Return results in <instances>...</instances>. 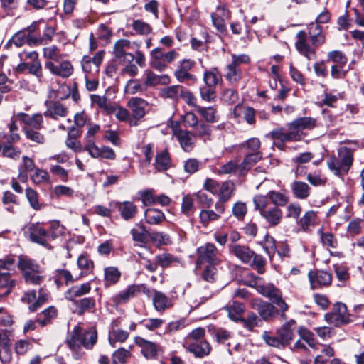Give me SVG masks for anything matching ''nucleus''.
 <instances>
[{
	"mask_svg": "<svg viewBox=\"0 0 364 364\" xmlns=\"http://www.w3.org/2000/svg\"><path fill=\"white\" fill-rule=\"evenodd\" d=\"M255 288L258 293L268 298L272 303L277 305L281 317L286 318L285 313L288 310L289 306L283 299L280 289L271 283L259 284L257 282Z\"/></svg>",
	"mask_w": 364,
	"mask_h": 364,
	"instance_id": "f257e3e1",
	"label": "nucleus"
},
{
	"mask_svg": "<svg viewBox=\"0 0 364 364\" xmlns=\"http://www.w3.org/2000/svg\"><path fill=\"white\" fill-rule=\"evenodd\" d=\"M178 56V54L175 50L164 53L161 48H156L150 53V65L155 70L161 72Z\"/></svg>",
	"mask_w": 364,
	"mask_h": 364,
	"instance_id": "f03ea898",
	"label": "nucleus"
},
{
	"mask_svg": "<svg viewBox=\"0 0 364 364\" xmlns=\"http://www.w3.org/2000/svg\"><path fill=\"white\" fill-rule=\"evenodd\" d=\"M197 264L203 265L205 263L209 264H218L222 261L221 253L212 243H207L198 249Z\"/></svg>",
	"mask_w": 364,
	"mask_h": 364,
	"instance_id": "7ed1b4c3",
	"label": "nucleus"
},
{
	"mask_svg": "<svg viewBox=\"0 0 364 364\" xmlns=\"http://www.w3.org/2000/svg\"><path fill=\"white\" fill-rule=\"evenodd\" d=\"M317 126V121L315 118L310 117H299L287 124V129L299 134L298 141L304 136V130L310 131Z\"/></svg>",
	"mask_w": 364,
	"mask_h": 364,
	"instance_id": "20e7f679",
	"label": "nucleus"
},
{
	"mask_svg": "<svg viewBox=\"0 0 364 364\" xmlns=\"http://www.w3.org/2000/svg\"><path fill=\"white\" fill-rule=\"evenodd\" d=\"M324 318L328 323L335 326L346 323L348 321L346 306L341 302L336 303L332 311L324 315Z\"/></svg>",
	"mask_w": 364,
	"mask_h": 364,
	"instance_id": "39448f33",
	"label": "nucleus"
},
{
	"mask_svg": "<svg viewBox=\"0 0 364 364\" xmlns=\"http://www.w3.org/2000/svg\"><path fill=\"white\" fill-rule=\"evenodd\" d=\"M30 240L33 242L47 247L50 240V233L45 229L43 225L39 223H32L28 228Z\"/></svg>",
	"mask_w": 364,
	"mask_h": 364,
	"instance_id": "423d86ee",
	"label": "nucleus"
},
{
	"mask_svg": "<svg viewBox=\"0 0 364 364\" xmlns=\"http://www.w3.org/2000/svg\"><path fill=\"white\" fill-rule=\"evenodd\" d=\"M135 343L141 348L142 355L147 359H154L161 351V346L140 336L134 338Z\"/></svg>",
	"mask_w": 364,
	"mask_h": 364,
	"instance_id": "0eeeda50",
	"label": "nucleus"
},
{
	"mask_svg": "<svg viewBox=\"0 0 364 364\" xmlns=\"http://www.w3.org/2000/svg\"><path fill=\"white\" fill-rule=\"evenodd\" d=\"M88 144H86L83 150L87 151L92 158H103L109 160H114L116 158V154L114 150L109 146L98 147L93 140H89Z\"/></svg>",
	"mask_w": 364,
	"mask_h": 364,
	"instance_id": "6e6552de",
	"label": "nucleus"
},
{
	"mask_svg": "<svg viewBox=\"0 0 364 364\" xmlns=\"http://www.w3.org/2000/svg\"><path fill=\"white\" fill-rule=\"evenodd\" d=\"M250 305L257 311L260 317L264 321H269L276 316V308L269 302L255 299L250 301Z\"/></svg>",
	"mask_w": 364,
	"mask_h": 364,
	"instance_id": "1a4fd4ad",
	"label": "nucleus"
},
{
	"mask_svg": "<svg viewBox=\"0 0 364 364\" xmlns=\"http://www.w3.org/2000/svg\"><path fill=\"white\" fill-rule=\"evenodd\" d=\"M45 68L53 75L63 78L70 77L73 73V66L68 60H63L58 64H55L53 61H47L45 63Z\"/></svg>",
	"mask_w": 364,
	"mask_h": 364,
	"instance_id": "9d476101",
	"label": "nucleus"
},
{
	"mask_svg": "<svg viewBox=\"0 0 364 364\" xmlns=\"http://www.w3.org/2000/svg\"><path fill=\"white\" fill-rule=\"evenodd\" d=\"M308 275L311 288L314 289L328 286L332 281L331 274L326 271H311Z\"/></svg>",
	"mask_w": 364,
	"mask_h": 364,
	"instance_id": "9b49d317",
	"label": "nucleus"
},
{
	"mask_svg": "<svg viewBox=\"0 0 364 364\" xmlns=\"http://www.w3.org/2000/svg\"><path fill=\"white\" fill-rule=\"evenodd\" d=\"M146 289L144 284H132L121 291L112 298L116 304L127 302L130 299L136 296L139 293Z\"/></svg>",
	"mask_w": 364,
	"mask_h": 364,
	"instance_id": "f8f14e48",
	"label": "nucleus"
},
{
	"mask_svg": "<svg viewBox=\"0 0 364 364\" xmlns=\"http://www.w3.org/2000/svg\"><path fill=\"white\" fill-rule=\"evenodd\" d=\"M296 38L295 46L299 53L305 56L309 60L316 59V50L307 43L306 32L300 31L296 34Z\"/></svg>",
	"mask_w": 364,
	"mask_h": 364,
	"instance_id": "ddd939ff",
	"label": "nucleus"
},
{
	"mask_svg": "<svg viewBox=\"0 0 364 364\" xmlns=\"http://www.w3.org/2000/svg\"><path fill=\"white\" fill-rule=\"evenodd\" d=\"M195 63L189 59L182 60L177 70L174 73L176 79L181 82L188 81L194 82L196 77L189 73V70L194 66Z\"/></svg>",
	"mask_w": 364,
	"mask_h": 364,
	"instance_id": "4468645a",
	"label": "nucleus"
},
{
	"mask_svg": "<svg viewBox=\"0 0 364 364\" xmlns=\"http://www.w3.org/2000/svg\"><path fill=\"white\" fill-rule=\"evenodd\" d=\"M83 337L84 329L79 326H76L68 336L66 342L73 351L77 352L82 346H84Z\"/></svg>",
	"mask_w": 364,
	"mask_h": 364,
	"instance_id": "2eb2a0df",
	"label": "nucleus"
},
{
	"mask_svg": "<svg viewBox=\"0 0 364 364\" xmlns=\"http://www.w3.org/2000/svg\"><path fill=\"white\" fill-rule=\"evenodd\" d=\"M114 60L118 62L119 64L124 66L122 69L123 73L128 74L130 76H134L138 73L137 67L132 63L134 60V55L132 53L125 55H115L114 56Z\"/></svg>",
	"mask_w": 364,
	"mask_h": 364,
	"instance_id": "dca6fc26",
	"label": "nucleus"
},
{
	"mask_svg": "<svg viewBox=\"0 0 364 364\" xmlns=\"http://www.w3.org/2000/svg\"><path fill=\"white\" fill-rule=\"evenodd\" d=\"M91 290L90 283L86 282L80 285H74L69 288L65 293V299L75 302V299L88 294Z\"/></svg>",
	"mask_w": 364,
	"mask_h": 364,
	"instance_id": "f3484780",
	"label": "nucleus"
},
{
	"mask_svg": "<svg viewBox=\"0 0 364 364\" xmlns=\"http://www.w3.org/2000/svg\"><path fill=\"white\" fill-rule=\"evenodd\" d=\"M104 55L105 52L101 50L97 52L92 58L90 56H84L81 62L82 70L85 73H90L92 70L97 71L98 68L103 60Z\"/></svg>",
	"mask_w": 364,
	"mask_h": 364,
	"instance_id": "a211bd4d",
	"label": "nucleus"
},
{
	"mask_svg": "<svg viewBox=\"0 0 364 364\" xmlns=\"http://www.w3.org/2000/svg\"><path fill=\"white\" fill-rule=\"evenodd\" d=\"M18 267L23 272V277L27 274L42 272L40 265L27 256L20 255L18 257Z\"/></svg>",
	"mask_w": 364,
	"mask_h": 364,
	"instance_id": "6ab92c4d",
	"label": "nucleus"
},
{
	"mask_svg": "<svg viewBox=\"0 0 364 364\" xmlns=\"http://www.w3.org/2000/svg\"><path fill=\"white\" fill-rule=\"evenodd\" d=\"M147 106V102L141 98L133 97L128 102V107L136 119H140L144 117Z\"/></svg>",
	"mask_w": 364,
	"mask_h": 364,
	"instance_id": "aec40b11",
	"label": "nucleus"
},
{
	"mask_svg": "<svg viewBox=\"0 0 364 364\" xmlns=\"http://www.w3.org/2000/svg\"><path fill=\"white\" fill-rule=\"evenodd\" d=\"M117 208L121 217L125 220L134 218L138 213L137 206L131 201L119 202Z\"/></svg>",
	"mask_w": 364,
	"mask_h": 364,
	"instance_id": "412c9836",
	"label": "nucleus"
},
{
	"mask_svg": "<svg viewBox=\"0 0 364 364\" xmlns=\"http://www.w3.org/2000/svg\"><path fill=\"white\" fill-rule=\"evenodd\" d=\"M295 325L296 321L291 319L283 324L277 331L279 338H281L285 346L288 345L293 339Z\"/></svg>",
	"mask_w": 364,
	"mask_h": 364,
	"instance_id": "4be33fe9",
	"label": "nucleus"
},
{
	"mask_svg": "<svg viewBox=\"0 0 364 364\" xmlns=\"http://www.w3.org/2000/svg\"><path fill=\"white\" fill-rule=\"evenodd\" d=\"M282 215V210L276 206H270L269 209L261 214V216L272 227H274L281 223Z\"/></svg>",
	"mask_w": 364,
	"mask_h": 364,
	"instance_id": "5701e85b",
	"label": "nucleus"
},
{
	"mask_svg": "<svg viewBox=\"0 0 364 364\" xmlns=\"http://www.w3.org/2000/svg\"><path fill=\"white\" fill-rule=\"evenodd\" d=\"M174 135L176 136L178 141L181 144L182 149L185 151H189L191 150L196 141L194 135H193L188 131L181 129L175 131Z\"/></svg>",
	"mask_w": 364,
	"mask_h": 364,
	"instance_id": "b1692460",
	"label": "nucleus"
},
{
	"mask_svg": "<svg viewBox=\"0 0 364 364\" xmlns=\"http://www.w3.org/2000/svg\"><path fill=\"white\" fill-rule=\"evenodd\" d=\"M308 33L311 39V42L314 46H320L326 41V38L321 32L319 25L311 23L309 25Z\"/></svg>",
	"mask_w": 364,
	"mask_h": 364,
	"instance_id": "393cba45",
	"label": "nucleus"
},
{
	"mask_svg": "<svg viewBox=\"0 0 364 364\" xmlns=\"http://www.w3.org/2000/svg\"><path fill=\"white\" fill-rule=\"evenodd\" d=\"M262 157L260 151L248 152L240 164V175H245Z\"/></svg>",
	"mask_w": 364,
	"mask_h": 364,
	"instance_id": "a878e982",
	"label": "nucleus"
},
{
	"mask_svg": "<svg viewBox=\"0 0 364 364\" xmlns=\"http://www.w3.org/2000/svg\"><path fill=\"white\" fill-rule=\"evenodd\" d=\"M152 303L157 311H164L172 306L171 301L164 293L158 291L154 292Z\"/></svg>",
	"mask_w": 364,
	"mask_h": 364,
	"instance_id": "bb28decb",
	"label": "nucleus"
},
{
	"mask_svg": "<svg viewBox=\"0 0 364 364\" xmlns=\"http://www.w3.org/2000/svg\"><path fill=\"white\" fill-rule=\"evenodd\" d=\"M169 82L170 78L166 75H158L151 70H146L145 73L144 83L149 87L158 85H168Z\"/></svg>",
	"mask_w": 364,
	"mask_h": 364,
	"instance_id": "cd10ccee",
	"label": "nucleus"
},
{
	"mask_svg": "<svg viewBox=\"0 0 364 364\" xmlns=\"http://www.w3.org/2000/svg\"><path fill=\"white\" fill-rule=\"evenodd\" d=\"M219 190L216 196L222 201H228L232 196L235 190V185L232 181H225L220 183Z\"/></svg>",
	"mask_w": 364,
	"mask_h": 364,
	"instance_id": "c85d7f7f",
	"label": "nucleus"
},
{
	"mask_svg": "<svg viewBox=\"0 0 364 364\" xmlns=\"http://www.w3.org/2000/svg\"><path fill=\"white\" fill-rule=\"evenodd\" d=\"M293 195L297 199L304 200L310 195V187L305 182L295 181L291 185Z\"/></svg>",
	"mask_w": 364,
	"mask_h": 364,
	"instance_id": "c756f323",
	"label": "nucleus"
},
{
	"mask_svg": "<svg viewBox=\"0 0 364 364\" xmlns=\"http://www.w3.org/2000/svg\"><path fill=\"white\" fill-rule=\"evenodd\" d=\"M130 232L133 240L140 243V246L145 245L149 240V232L141 223H136Z\"/></svg>",
	"mask_w": 364,
	"mask_h": 364,
	"instance_id": "7c9ffc66",
	"label": "nucleus"
},
{
	"mask_svg": "<svg viewBox=\"0 0 364 364\" xmlns=\"http://www.w3.org/2000/svg\"><path fill=\"white\" fill-rule=\"evenodd\" d=\"M271 135L273 139L279 140L282 142L298 141L299 139V134L296 132H293L291 129H288V132H285L282 128H277L272 130Z\"/></svg>",
	"mask_w": 364,
	"mask_h": 364,
	"instance_id": "2f4dec72",
	"label": "nucleus"
},
{
	"mask_svg": "<svg viewBox=\"0 0 364 364\" xmlns=\"http://www.w3.org/2000/svg\"><path fill=\"white\" fill-rule=\"evenodd\" d=\"M1 203L4 205L5 210L11 213H16V207L19 204L18 197L9 191L4 192Z\"/></svg>",
	"mask_w": 364,
	"mask_h": 364,
	"instance_id": "473e14b6",
	"label": "nucleus"
},
{
	"mask_svg": "<svg viewBox=\"0 0 364 364\" xmlns=\"http://www.w3.org/2000/svg\"><path fill=\"white\" fill-rule=\"evenodd\" d=\"M188 351L193 353L197 357H203L210 353V346L205 340L200 341L196 343H191L190 346H186Z\"/></svg>",
	"mask_w": 364,
	"mask_h": 364,
	"instance_id": "72a5a7b5",
	"label": "nucleus"
},
{
	"mask_svg": "<svg viewBox=\"0 0 364 364\" xmlns=\"http://www.w3.org/2000/svg\"><path fill=\"white\" fill-rule=\"evenodd\" d=\"M230 251L238 259L245 263H249L252 261L254 252L247 247L235 245L231 247Z\"/></svg>",
	"mask_w": 364,
	"mask_h": 364,
	"instance_id": "f704fd0d",
	"label": "nucleus"
},
{
	"mask_svg": "<svg viewBox=\"0 0 364 364\" xmlns=\"http://www.w3.org/2000/svg\"><path fill=\"white\" fill-rule=\"evenodd\" d=\"M225 309L228 312L229 318L235 321H240L242 315L245 311V306L242 303L233 301L232 304L226 306Z\"/></svg>",
	"mask_w": 364,
	"mask_h": 364,
	"instance_id": "c9c22d12",
	"label": "nucleus"
},
{
	"mask_svg": "<svg viewBox=\"0 0 364 364\" xmlns=\"http://www.w3.org/2000/svg\"><path fill=\"white\" fill-rule=\"evenodd\" d=\"M146 222L149 225H159L166 217L162 211L156 208H148L144 212Z\"/></svg>",
	"mask_w": 364,
	"mask_h": 364,
	"instance_id": "e433bc0d",
	"label": "nucleus"
},
{
	"mask_svg": "<svg viewBox=\"0 0 364 364\" xmlns=\"http://www.w3.org/2000/svg\"><path fill=\"white\" fill-rule=\"evenodd\" d=\"M68 109L59 102H54L48 105V110L45 112L46 117L56 119L58 117H64L68 114Z\"/></svg>",
	"mask_w": 364,
	"mask_h": 364,
	"instance_id": "4c0bfd02",
	"label": "nucleus"
},
{
	"mask_svg": "<svg viewBox=\"0 0 364 364\" xmlns=\"http://www.w3.org/2000/svg\"><path fill=\"white\" fill-rule=\"evenodd\" d=\"M203 80L210 88H215L222 81V77L217 68L206 70L203 75Z\"/></svg>",
	"mask_w": 364,
	"mask_h": 364,
	"instance_id": "58836bf2",
	"label": "nucleus"
},
{
	"mask_svg": "<svg viewBox=\"0 0 364 364\" xmlns=\"http://www.w3.org/2000/svg\"><path fill=\"white\" fill-rule=\"evenodd\" d=\"M18 116L23 123L33 128L39 129L42 127L43 119L42 115L40 114L29 116L25 113H19Z\"/></svg>",
	"mask_w": 364,
	"mask_h": 364,
	"instance_id": "ea45409f",
	"label": "nucleus"
},
{
	"mask_svg": "<svg viewBox=\"0 0 364 364\" xmlns=\"http://www.w3.org/2000/svg\"><path fill=\"white\" fill-rule=\"evenodd\" d=\"M57 314V309L53 306H50L43 310L40 314H38L36 322H38L41 326H45L50 323L51 320L55 318Z\"/></svg>",
	"mask_w": 364,
	"mask_h": 364,
	"instance_id": "a19ab883",
	"label": "nucleus"
},
{
	"mask_svg": "<svg viewBox=\"0 0 364 364\" xmlns=\"http://www.w3.org/2000/svg\"><path fill=\"white\" fill-rule=\"evenodd\" d=\"M36 166L33 160L28 156L22 157V166L20 168L18 178L22 182H26L28 179V172L35 171Z\"/></svg>",
	"mask_w": 364,
	"mask_h": 364,
	"instance_id": "79ce46f5",
	"label": "nucleus"
},
{
	"mask_svg": "<svg viewBox=\"0 0 364 364\" xmlns=\"http://www.w3.org/2000/svg\"><path fill=\"white\" fill-rule=\"evenodd\" d=\"M155 168L157 171H165L171 166V160L167 151H163L156 156Z\"/></svg>",
	"mask_w": 364,
	"mask_h": 364,
	"instance_id": "37998d69",
	"label": "nucleus"
},
{
	"mask_svg": "<svg viewBox=\"0 0 364 364\" xmlns=\"http://www.w3.org/2000/svg\"><path fill=\"white\" fill-rule=\"evenodd\" d=\"M338 159L343 164V171L347 173L353 163L352 151L349 148L341 147L338 150Z\"/></svg>",
	"mask_w": 364,
	"mask_h": 364,
	"instance_id": "c03bdc74",
	"label": "nucleus"
},
{
	"mask_svg": "<svg viewBox=\"0 0 364 364\" xmlns=\"http://www.w3.org/2000/svg\"><path fill=\"white\" fill-rule=\"evenodd\" d=\"M240 321L249 331H253L254 328L259 327L262 324V319L254 312H248L247 316L242 318Z\"/></svg>",
	"mask_w": 364,
	"mask_h": 364,
	"instance_id": "a18cd8bd",
	"label": "nucleus"
},
{
	"mask_svg": "<svg viewBox=\"0 0 364 364\" xmlns=\"http://www.w3.org/2000/svg\"><path fill=\"white\" fill-rule=\"evenodd\" d=\"M268 198L273 203V206L276 207H283L288 204L289 198L284 193L276 191H270L268 192Z\"/></svg>",
	"mask_w": 364,
	"mask_h": 364,
	"instance_id": "49530a36",
	"label": "nucleus"
},
{
	"mask_svg": "<svg viewBox=\"0 0 364 364\" xmlns=\"http://www.w3.org/2000/svg\"><path fill=\"white\" fill-rule=\"evenodd\" d=\"M78 314H83L85 311H92L95 308V300L92 297H85L75 301Z\"/></svg>",
	"mask_w": 364,
	"mask_h": 364,
	"instance_id": "de8ad7c7",
	"label": "nucleus"
},
{
	"mask_svg": "<svg viewBox=\"0 0 364 364\" xmlns=\"http://www.w3.org/2000/svg\"><path fill=\"white\" fill-rule=\"evenodd\" d=\"M196 210L194 207L193 196L190 194L185 195L181 201V211L185 215L189 217L192 215Z\"/></svg>",
	"mask_w": 364,
	"mask_h": 364,
	"instance_id": "09e8293b",
	"label": "nucleus"
},
{
	"mask_svg": "<svg viewBox=\"0 0 364 364\" xmlns=\"http://www.w3.org/2000/svg\"><path fill=\"white\" fill-rule=\"evenodd\" d=\"M237 173L240 175V164L239 165L236 160H230L226 164L220 166L218 170V173L220 175L223 174H231Z\"/></svg>",
	"mask_w": 364,
	"mask_h": 364,
	"instance_id": "8fccbe9b",
	"label": "nucleus"
},
{
	"mask_svg": "<svg viewBox=\"0 0 364 364\" xmlns=\"http://www.w3.org/2000/svg\"><path fill=\"white\" fill-rule=\"evenodd\" d=\"M31 179L36 185L46 184L50 183V176L47 171L42 168H36L31 176Z\"/></svg>",
	"mask_w": 364,
	"mask_h": 364,
	"instance_id": "3c124183",
	"label": "nucleus"
},
{
	"mask_svg": "<svg viewBox=\"0 0 364 364\" xmlns=\"http://www.w3.org/2000/svg\"><path fill=\"white\" fill-rule=\"evenodd\" d=\"M91 100L93 103L97 105L100 108L103 109L107 112V114L114 113V105H112L107 101V99L105 96H100L98 95H92Z\"/></svg>",
	"mask_w": 364,
	"mask_h": 364,
	"instance_id": "603ef678",
	"label": "nucleus"
},
{
	"mask_svg": "<svg viewBox=\"0 0 364 364\" xmlns=\"http://www.w3.org/2000/svg\"><path fill=\"white\" fill-rule=\"evenodd\" d=\"M317 222L316 213L313 210H309L300 218L299 225L303 230H307L310 226L316 225Z\"/></svg>",
	"mask_w": 364,
	"mask_h": 364,
	"instance_id": "864d4df0",
	"label": "nucleus"
},
{
	"mask_svg": "<svg viewBox=\"0 0 364 364\" xmlns=\"http://www.w3.org/2000/svg\"><path fill=\"white\" fill-rule=\"evenodd\" d=\"M15 284L16 282L14 279H11L10 273H0V290L6 289V292L4 294V296L8 295Z\"/></svg>",
	"mask_w": 364,
	"mask_h": 364,
	"instance_id": "5fc2aeb1",
	"label": "nucleus"
},
{
	"mask_svg": "<svg viewBox=\"0 0 364 364\" xmlns=\"http://www.w3.org/2000/svg\"><path fill=\"white\" fill-rule=\"evenodd\" d=\"M269 200L268 193L266 196L257 195L254 197L253 203L255 209L259 212L260 215L271 206Z\"/></svg>",
	"mask_w": 364,
	"mask_h": 364,
	"instance_id": "6e6d98bb",
	"label": "nucleus"
},
{
	"mask_svg": "<svg viewBox=\"0 0 364 364\" xmlns=\"http://www.w3.org/2000/svg\"><path fill=\"white\" fill-rule=\"evenodd\" d=\"M216 265L207 264L204 267L201 266V277L205 281L211 283L215 281L218 273Z\"/></svg>",
	"mask_w": 364,
	"mask_h": 364,
	"instance_id": "4d7b16f0",
	"label": "nucleus"
},
{
	"mask_svg": "<svg viewBox=\"0 0 364 364\" xmlns=\"http://www.w3.org/2000/svg\"><path fill=\"white\" fill-rule=\"evenodd\" d=\"M104 272L105 282L109 285L116 284L121 277V272L114 267L105 268Z\"/></svg>",
	"mask_w": 364,
	"mask_h": 364,
	"instance_id": "13d9d810",
	"label": "nucleus"
},
{
	"mask_svg": "<svg viewBox=\"0 0 364 364\" xmlns=\"http://www.w3.org/2000/svg\"><path fill=\"white\" fill-rule=\"evenodd\" d=\"M205 331L203 328H197L193 330L185 338V346H188L191 343H196L204 340Z\"/></svg>",
	"mask_w": 364,
	"mask_h": 364,
	"instance_id": "bf43d9fd",
	"label": "nucleus"
},
{
	"mask_svg": "<svg viewBox=\"0 0 364 364\" xmlns=\"http://www.w3.org/2000/svg\"><path fill=\"white\" fill-rule=\"evenodd\" d=\"M132 44L129 40L119 39L115 42L113 49L114 56L128 54V50L131 48Z\"/></svg>",
	"mask_w": 364,
	"mask_h": 364,
	"instance_id": "052dcab7",
	"label": "nucleus"
},
{
	"mask_svg": "<svg viewBox=\"0 0 364 364\" xmlns=\"http://www.w3.org/2000/svg\"><path fill=\"white\" fill-rule=\"evenodd\" d=\"M32 348L31 340L20 339L14 344V351L18 355H25Z\"/></svg>",
	"mask_w": 364,
	"mask_h": 364,
	"instance_id": "680f3d73",
	"label": "nucleus"
},
{
	"mask_svg": "<svg viewBox=\"0 0 364 364\" xmlns=\"http://www.w3.org/2000/svg\"><path fill=\"white\" fill-rule=\"evenodd\" d=\"M26 196L33 209L39 210L43 207V205L38 201V193L33 188L26 189Z\"/></svg>",
	"mask_w": 364,
	"mask_h": 364,
	"instance_id": "e2e57ef3",
	"label": "nucleus"
},
{
	"mask_svg": "<svg viewBox=\"0 0 364 364\" xmlns=\"http://www.w3.org/2000/svg\"><path fill=\"white\" fill-rule=\"evenodd\" d=\"M199 218L200 222L205 227L208 226L210 222L218 220L219 214L212 210L203 209L200 212Z\"/></svg>",
	"mask_w": 364,
	"mask_h": 364,
	"instance_id": "0e129e2a",
	"label": "nucleus"
},
{
	"mask_svg": "<svg viewBox=\"0 0 364 364\" xmlns=\"http://www.w3.org/2000/svg\"><path fill=\"white\" fill-rule=\"evenodd\" d=\"M43 57L49 61L58 63L62 57L60 50L55 46H51L43 48Z\"/></svg>",
	"mask_w": 364,
	"mask_h": 364,
	"instance_id": "69168bd1",
	"label": "nucleus"
},
{
	"mask_svg": "<svg viewBox=\"0 0 364 364\" xmlns=\"http://www.w3.org/2000/svg\"><path fill=\"white\" fill-rule=\"evenodd\" d=\"M197 111L203 116V117L208 122L213 123L218 120L216 111L213 107H198Z\"/></svg>",
	"mask_w": 364,
	"mask_h": 364,
	"instance_id": "338daca9",
	"label": "nucleus"
},
{
	"mask_svg": "<svg viewBox=\"0 0 364 364\" xmlns=\"http://www.w3.org/2000/svg\"><path fill=\"white\" fill-rule=\"evenodd\" d=\"M328 60L336 63V65H344L348 61L346 55L340 50H332L327 55Z\"/></svg>",
	"mask_w": 364,
	"mask_h": 364,
	"instance_id": "774afa93",
	"label": "nucleus"
}]
</instances>
